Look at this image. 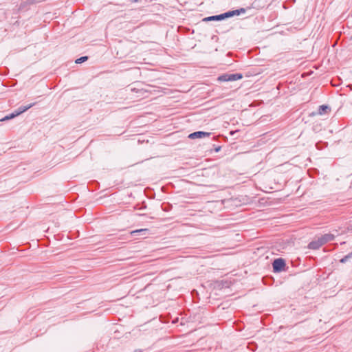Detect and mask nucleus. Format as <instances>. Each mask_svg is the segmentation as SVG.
Segmentation results:
<instances>
[{"instance_id": "obj_1", "label": "nucleus", "mask_w": 352, "mask_h": 352, "mask_svg": "<svg viewBox=\"0 0 352 352\" xmlns=\"http://www.w3.org/2000/svg\"><path fill=\"white\" fill-rule=\"evenodd\" d=\"M284 266L285 262L281 258H277L273 262V268L275 272L281 271Z\"/></svg>"}, {"instance_id": "obj_2", "label": "nucleus", "mask_w": 352, "mask_h": 352, "mask_svg": "<svg viewBox=\"0 0 352 352\" xmlns=\"http://www.w3.org/2000/svg\"><path fill=\"white\" fill-rule=\"evenodd\" d=\"M210 135V133H208V132L197 131V132H194L192 133H190L188 135V138L190 139L204 138H206V137H209Z\"/></svg>"}, {"instance_id": "obj_3", "label": "nucleus", "mask_w": 352, "mask_h": 352, "mask_svg": "<svg viewBox=\"0 0 352 352\" xmlns=\"http://www.w3.org/2000/svg\"><path fill=\"white\" fill-rule=\"evenodd\" d=\"M322 245H324V243L322 242V241L321 240V239L319 237L316 240L311 242L309 244V248L310 249H313V250H317L320 247H321Z\"/></svg>"}, {"instance_id": "obj_4", "label": "nucleus", "mask_w": 352, "mask_h": 352, "mask_svg": "<svg viewBox=\"0 0 352 352\" xmlns=\"http://www.w3.org/2000/svg\"><path fill=\"white\" fill-rule=\"evenodd\" d=\"M226 18H227V16L226 15L225 13H223V14H221L219 15H215V16H212L205 18V19H204V21H220V20L225 19Z\"/></svg>"}, {"instance_id": "obj_5", "label": "nucleus", "mask_w": 352, "mask_h": 352, "mask_svg": "<svg viewBox=\"0 0 352 352\" xmlns=\"http://www.w3.org/2000/svg\"><path fill=\"white\" fill-rule=\"evenodd\" d=\"M320 238L321 239V240L322 241V242L324 244L328 241H332L334 239V236L331 234H326Z\"/></svg>"}, {"instance_id": "obj_6", "label": "nucleus", "mask_w": 352, "mask_h": 352, "mask_svg": "<svg viewBox=\"0 0 352 352\" xmlns=\"http://www.w3.org/2000/svg\"><path fill=\"white\" fill-rule=\"evenodd\" d=\"M245 12L244 9H241L240 10H233V11H230V12H226L225 14L228 18V17L233 16L234 15H239V14H240L241 12Z\"/></svg>"}, {"instance_id": "obj_7", "label": "nucleus", "mask_w": 352, "mask_h": 352, "mask_svg": "<svg viewBox=\"0 0 352 352\" xmlns=\"http://www.w3.org/2000/svg\"><path fill=\"white\" fill-rule=\"evenodd\" d=\"M242 78L243 76L240 74H228V81H235Z\"/></svg>"}, {"instance_id": "obj_8", "label": "nucleus", "mask_w": 352, "mask_h": 352, "mask_svg": "<svg viewBox=\"0 0 352 352\" xmlns=\"http://www.w3.org/2000/svg\"><path fill=\"white\" fill-rule=\"evenodd\" d=\"M148 232V229H139V230L131 231V234L134 235L135 234H137V233H142V234H146Z\"/></svg>"}, {"instance_id": "obj_9", "label": "nucleus", "mask_w": 352, "mask_h": 352, "mask_svg": "<svg viewBox=\"0 0 352 352\" xmlns=\"http://www.w3.org/2000/svg\"><path fill=\"white\" fill-rule=\"evenodd\" d=\"M327 109H329V107L328 106L322 105V106H320L319 107L318 113H319V114L322 115L323 113H324L326 112V111Z\"/></svg>"}, {"instance_id": "obj_10", "label": "nucleus", "mask_w": 352, "mask_h": 352, "mask_svg": "<svg viewBox=\"0 0 352 352\" xmlns=\"http://www.w3.org/2000/svg\"><path fill=\"white\" fill-rule=\"evenodd\" d=\"M33 105H34V104H30V105H28L27 107H20L18 109V110L21 112V114L22 113L26 111L28 109L31 108Z\"/></svg>"}, {"instance_id": "obj_11", "label": "nucleus", "mask_w": 352, "mask_h": 352, "mask_svg": "<svg viewBox=\"0 0 352 352\" xmlns=\"http://www.w3.org/2000/svg\"><path fill=\"white\" fill-rule=\"evenodd\" d=\"M218 80L222 81V82L228 81V74H223V75L219 76Z\"/></svg>"}, {"instance_id": "obj_12", "label": "nucleus", "mask_w": 352, "mask_h": 352, "mask_svg": "<svg viewBox=\"0 0 352 352\" xmlns=\"http://www.w3.org/2000/svg\"><path fill=\"white\" fill-rule=\"evenodd\" d=\"M13 118H14V115H13V114H12V113H11V114H10V115H8V116H5L4 118H1V119L0 120V121H1V122H4V121H7V120H8L13 119Z\"/></svg>"}, {"instance_id": "obj_13", "label": "nucleus", "mask_w": 352, "mask_h": 352, "mask_svg": "<svg viewBox=\"0 0 352 352\" xmlns=\"http://www.w3.org/2000/svg\"><path fill=\"white\" fill-rule=\"evenodd\" d=\"M87 60V56H82L76 60V63H82Z\"/></svg>"}, {"instance_id": "obj_14", "label": "nucleus", "mask_w": 352, "mask_h": 352, "mask_svg": "<svg viewBox=\"0 0 352 352\" xmlns=\"http://www.w3.org/2000/svg\"><path fill=\"white\" fill-rule=\"evenodd\" d=\"M132 91H136V92H140L141 94V96H144V94L146 93V91L142 89H138L136 88H133L131 89Z\"/></svg>"}, {"instance_id": "obj_15", "label": "nucleus", "mask_w": 352, "mask_h": 352, "mask_svg": "<svg viewBox=\"0 0 352 352\" xmlns=\"http://www.w3.org/2000/svg\"><path fill=\"white\" fill-rule=\"evenodd\" d=\"M351 257H352V253H351V254H349V255H347V256H344V258H342L340 260V262H341V263H344V262H346V261H347V259H348V258H351Z\"/></svg>"}, {"instance_id": "obj_16", "label": "nucleus", "mask_w": 352, "mask_h": 352, "mask_svg": "<svg viewBox=\"0 0 352 352\" xmlns=\"http://www.w3.org/2000/svg\"><path fill=\"white\" fill-rule=\"evenodd\" d=\"M12 114L14 115V118H15V117L19 116L21 114V112L19 110H17V111H14V113H12Z\"/></svg>"}]
</instances>
